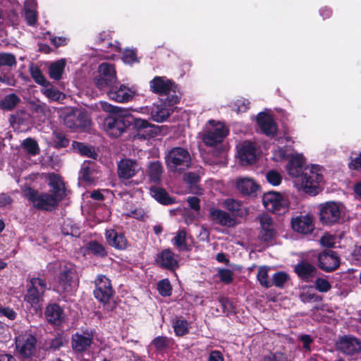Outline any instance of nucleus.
I'll return each instance as SVG.
<instances>
[{
	"label": "nucleus",
	"instance_id": "nucleus-46",
	"mask_svg": "<svg viewBox=\"0 0 361 361\" xmlns=\"http://www.w3.org/2000/svg\"><path fill=\"white\" fill-rule=\"evenodd\" d=\"M290 279L289 275L285 271H277L274 274L271 279V286H274L279 288H283L285 283Z\"/></svg>",
	"mask_w": 361,
	"mask_h": 361
},
{
	"label": "nucleus",
	"instance_id": "nucleus-51",
	"mask_svg": "<svg viewBox=\"0 0 361 361\" xmlns=\"http://www.w3.org/2000/svg\"><path fill=\"white\" fill-rule=\"evenodd\" d=\"M259 361H289L286 354L280 352H270L268 355H263Z\"/></svg>",
	"mask_w": 361,
	"mask_h": 361
},
{
	"label": "nucleus",
	"instance_id": "nucleus-64",
	"mask_svg": "<svg viewBox=\"0 0 361 361\" xmlns=\"http://www.w3.org/2000/svg\"><path fill=\"white\" fill-rule=\"evenodd\" d=\"M207 361H224V356L219 350H212Z\"/></svg>",
	"mask_w": 361,
	"mask_h": 361
},
{
	"label": "nucleus",
	"instance_id": "nucleus-18",
	"mask_svg": "<svg viewBox=\"0 0 361 361\" xmlns=\"http://www.w3.org/2000/svg\"><path fill=\"white\" fill-rule=\"evenodd\" d=\"M290 224L295 232L302 235L311 234L315 228L313 217L310 214L293 217Z\"/></svg>",
	"mask_w": 361,
	"mask_h": 361
},
{
	"label": "nucleus",
	"instance_id": "nucleus-43",
	"mask_svg": "<svg viewBox=\"0 0 361 361\" xmlns=\"http://www.w3.org/2000/svg\"><path fill=\"white\" fill-rule=\"evenodd\" d=\"M29 71L31 77L37 84L41 86L47 85V84H49V81L46 80L42 71L38 66L32 64L29 67Z\"/></svg>",
	"mask_w": 361,
	"mask_h": 361
},
{
	"label": "nucleus",
	"instance_id": "nucleus-12",
	"mask_svg": "<svg viewBox=\"0 0 361 361\" xmlns=\"http://www.w3.org/2000/svg\"><path fill=\"white\" fill-rule=\"evenodd\" d=\"M319 221L324 226H331L341 220V204L336 202H326L319 205Z\"/></svg>",
	"mask_w": 361,
	"mask_h": 361
},
{
	"label": "nucleus",
	"instance_id": "nucleus-4",
	"mask_svg": "<svg viewBox=\"0 0 361 361\" xmlns=\"http://www.w3.org/2000/svg\"><path fill=\"white\" fill-rule=\"evenodd\" d=\"M47 289V283L44 279L40 277L30 279L24 300L29 304L34 314L42 312L43 298Z\"/></svg>",
	"mask_w": 361,
	"mask_h": 361
},
{
	"label": "nucleus",
	"instance_id": "nucleus-44",
	"mask_svg": "<svg viewBox=\"0 0 361 361\" xmlns=\"http://www.w3.org/2000/svg\"><path fill=\"white\" fill-rule=\"evenodd\" d=\"M170 344V338L163 336L155 337L151 342V345H153L155 350L158 352H161L168 349Z\"/></svg>",
	"mask_w": 361,
	"mask_h": 361
},
{
	"label": "nucleus",
	"instance_id": "nucleus-50",
	"mask_svg": "<svg viewBox=\"0 0 361 361\" xmlns=\"http://www.w3.org/2000/svg\"><path fill=\"white\" fill-rule=\"evenodd\" d=\"M157 290L162 297H169L172 294V286L168 279H164L157 283Z\"/></svg>",
	"mask_w": 361,
	"mask_h": 361
},
{
	"label": "nucleus",
	"instance_id": "nucleus-1",
	"mask_svg": "<svg viewBox=\"0 0 361 361\" xmlns=\"http://www.w3.org/2000/svg\"><path fill=\"white\" fill-rule=\"evenodd\" d=\"M286 169L292 177H301V185L305 193L314 196L321 190L322 174L319 173L314 166L305 167V160L302 156H292L288 161Z\"/></svg>",
	"mask_w": 361,
	"mask_h": 361
},
{
	"label": "nucleus",
	"instance_id": "nucleus-49",
	"mask_svg": "<svg viewBox=\"0 0 361 361\" xmlns=\"http://www.w3.org/2000/svg\"><path fill=\"white\" fill-rule=\"evenodd\" d=\"M54 147L56 149L65 148L69 145V140L62 132L54 131Z\"/></svg>",
	"mask_w": 361,
	"mask_h": 361
},
{
	"label": "nucleus",
	"instance_id": "nucleus-3",
	"mask_svg": "<svg viewBox=\"0 0 361 361\" xmlns=\"http://www.w3.org/2000/svg\"><path fill=\"white\" fill-rule=\"evenodd\" d=\"M150 90L159 96H166L165 104L169 106H173L179 103L180 97L178 93V85L171 79L165 76H155L149 82Z\"/></svg>",
	"mask_w": 361,
	"mask_h": 361
},
{
	"label": "nucleus",
	"instance_id": "nucleus-28",
	"mask_svg": "<svg viewBox=\"0 0 361 361\" xmlns=\"http://www.w3.org/2000/svg\"><path fill=\"white\" fill-rule=\"evenodd\" d=\"M240 161L246 164H252L257 161V148L250 141H245L238 151Z\"/></svg>",
	"mask_w": 361,
	"mask_h": 361
},
{
	"label": "nucleus",
	"instance_id": "nucleus-53",
	"mask_svg": "<svg viewBox=\"0 0 361 361\" xmlns=\"http://www.w3.org/2000/svg\"><path fill=\"white\" fill-rule=\"evenodd\" d=\"M122 61L125 63L130 65L139 61L136 51L133 49L124 50L122 56Z\"/></svg>",
	"mask_w": 361,
	"mask_h": 361
},
{
	"label": "nucleus",
	"instance_id": "nucleus-9",
	"mask_svg": "<svg viewBox=\"0 0 361 361\" xmlns=\"http://www.w3.org/2000/svg\"><path fill=\"white\" fill-rule=\"evenodd\" d=\"M165 159L167 167L171 171H185L191 166L190 153L180 147L172 148Z\"/></svg>",
	"mask_w": 361,
	"mask_h": 361
},
{
	"label": "nucleus",
	"instance_id": "nucleus-21",
	"mask_svg": "<svg viewBox=\"0 0 361 361\" xmlns=\"http://www.w3.org/2000/svg\"><path fill=\"white\" fill-rule=\"evenodd\" d=\"M106 94L110 99L120 103L129 102L134 95L133 92L129 87L118 82L111 87Z\"/></svg>",
	"mask_w": 361,
	"mask_h": 361
},
{
	"label": "nucleus",
	"instance_id": "nucleus-5",
	"mask_svg": "<svg viewBox=\"0 0 361 361\" xmlns=\"http://www.w3.org/2000/svg\"><path fill=\"white\" fill-rule=\"evenodd\" d=\"M23 196L32 204L35 209L39 211L53 212L59 203L53 195L44 192H39L30 186L23 190Z\"/></svg>",
	"mask_w": 361,
	"mask_h": 361
},
{
	"label": "nucleus",
	"instance_id": "nucleus-19",
	"mask_svg": "<svg viewBox=\"0 0 361 361\" xmlns=\"http://www.w3.org/2000/svg\"><path fill=\"white\" fill-rule=\"evenodd\" d=\"M44 317L48 324L61 326L65 321L64 310L56 302H49L44 310Z\"/></svg>",
	"mask_w": 361,
	"mask_h": 361
},
{
	"label": "nucleus",
	"instance_id": "nucleus-35",
	"mask_svg": "<svg viewBox=\"0 0 361 361\" xmlns=\"http://www.w3.org/2000/svg\"><path fill=\"white\" fill-rule=\"evenodd\" d=\"M66 66L64 59L58 60L52 63L49 68V77L56 80H59L63 75Z\"/></svg>",
	"mask_w": 361,
	"mask_h": 361
},
{
	"label": "nucleus",
	"instance_id": "nucleus-11",
	"mask_svg": "<svg viewBox=\"0 0 361 361\" xmlns=\"http://www.w3.org/2000/svg\"><path fill=\"white\" fill-rule=\"evenodd\" d=\"M209 123L212 126L205 130L202 139L205 145L213 147L223 142L228 135L229 130L223 123H215L214 120H210Z\"/></svg>",
	"mask_w": 361,
	"mask_h": 361
},
{
	"label": "nucleus",
	"instance_id": "nucleus-24",
	"mask_svg": "<svg viewBox=\"0 0 361 361\" xmlns=\"http://www.w3.org/2000/svg\"><path fill=\"white\" fill-rule=\"evenodd\" d=\"M129 118H131L130 123V128L137 132V135L145 139L147 137L152 136V128L153 125L149 123L147 120L135 118L130 114H129Z\"/></svg>",
	"mask_w": 361,
	"mask_h": 361
},
{
	"label": "nucleus",
	"instance_id": "nucleus-26",
	"mask_svg": "<svg viewBox=\"0 0 361 361\" xmlns=\"http://www.w3.org/2000/svg\"><path fill=\"white\" fill-rule=\"evenodd\" d=\"M294 271L305 282H310L317 274V268L312 264L301 261L294 267Z\"/></svg>",
	"mask_w": 361,
	"mask_h": 361
},
{
	"label": "nucleus",
	"instance_id": "nucleus-60",
	"mask_svg": "<svg viewBox=\"0 0 361 361\" xmlns=\"http://www.w3.org/2000/svg\"><path fill=\"white\" fill-rule=\"evenodd\" d=\"M25 19L29 25H35L37 20V13L31 9L25 11Z\"/></svg>",
	"mask_w": 361,
	"mask_h": 361
},
{
	"label": "nucleus",
	"instance_id": "nucleus-47",
	"mask_svg": "<svg viewBox=\"0 0 361 361\" xmlns=\"http://www.w3.org/2000/svg\"><path fill=\"white\" fill-rule=\"evenodd\" d=\"M269 268L266 266H262L259 268L257 279L259 284L266 288L271 287V282L269 280L268 275Z\"/></svg>",
	"mask_w": 361,
	"mask_h": 361
},
{
	"label": "nucleus",
	"instance_id": "nucleus-8",
	"mask_svg": "<svg viewBox=\"0 0 361 361\" xmlns=\"http://www.w3.org/2000/svg\"><path fill=\"white\" fill-rule=\"evenodd\" d=\"M99 75L94 78V85L101 91H107L118 83L115 66L109 63H102L98 67Z\"/></svg>",
	"mask_w": 361,
	"mask_h": 361
},
{
	"label": "nucleus",
	"instance_id": "nucleus-29",
	"mask_svg": "<svg viewBox=\"0 0 361 361\" xmlns=\"http://www.w3.org/2000/svg\"><path fill=\"white\" fill-rule=\"evenodd\" d=\"M172 107L165 104L164 100H161L159 104H154L150 109L152 119L157 123H162L166 121L173 111Z\"/></svg>",
	"mask_w": 361,
	"mask_h": 361
},
{
	"label": "nucleus",
	"instance_id": "nucleus-54",
	"mask_svg": "<svg viewBox=\"0 0 361 361\" xmlns=\"http://www.w3.org/2000/svg\"><path fill=\"white\" fill-rule=\"evenodd\" d=\"M16 65V56L11 53L0 52V66H13Z\"/></svg>",
	"mask_w": 361,
	"mask_h": 361
},
{
	"label": "nucleus",
	"instance_id": "nucleus-14",
	"mask_svg": "<svg viewBox=\"0 0 361 361\" xmlns=\"http://www.w3.org/2000/svg\"><path fill=\"white\" fill-rule=\"evenodd\" d=\"M95 331L85 329L82 333L76 332L71 336V347L77 353H82L87 350L93 343Z\"/></svg>",
	"mask_w": 361,
	"mask_h": 361
},
{
	"label": "nucleus",
	"instance_id": "nucleus-31",
	"mask_svg": "<svg viewBox=\"0 0 361 361\" xmlns=\"http://www.w3.org/2000/svg\"><path fill=\"white\" fill-rule=\"evenodd\" d=\"M150 194L159 203L163 205H171L176 203L175 198L171 197L167 191L162 188L151 187Z\"/></svg>",
	"mask_w": 361,
	"mask_h": 361
},
{
	"label": "nucleus",
	"instance_id": "nucleus-17",
	"mask_svg": "<svg viewBox=\"0 0 361 361\" xmlns=\"http://www.w3.org/2000/svg\"><path fill=\"white\" fill-rule=\"evenodd\" d=\"M258 220L260 224L259 240L267 243H271L276 234L272 218L267 214H264L260 215Z\"/></svg>",
	"mask_w": 361,
	"mask_h": 361
},
{
	"label": "nucleus",
	"instance_id": "nucleus-61",
	"mask_svg": "<svg viewBox=\"0 0 361 361\" xmlns=\"http://www.w3.org/2000/svg\"><path fill=\"white\" fill-rule=\"evenodd\" d=\"M187 202L189 207L195 212H200V200L195 196H190L187 198Z\"/></svg>",
	"mask_w": 361,
	"mask_h": 361
},
{
	"label": "nucleus",
	"instance_id": "nucleus-37",
	"mask_svg": "<svg viewBox=\"0 0 361 361\" xmlns=\"http://www.w3.org/2000/svg\"><path fill=\"white\" fill-rule=\"evenodd\" d=\"M20 102V97L15 93L6 95L0 101V109L4 111L13 110Z\"/></svg>",
	"mask_w": 361,
	"mask_h": 361
},
{
	"label": "nucleus",
	"instance_id": "nucleus-6",
	"mask_svg": "<svg viewBox=\"0 0 361 361\" xmlns=\"http://www.w3.org/2000/svg\"><path fill=\"white\" fill-rule=\"evenodd\" d=\"M75 270L71 264L60 267L54 277L52 290L61 295L73 290Z\"/></svg>",
	"mask_w": 361,
	"mask_h": 361
},
{
	"label": "nucleus",
	"instance_id": "nucleus-23",
	"mask_svg": "<svg viewBox=\"0 0 361 361\" xmlns=\"http://www.w3.org/2000/svg\"><path fill=\"white\" fill-rule=\"evenodd\" d=\"M155 262L160 267L169 271H175L179 267L178 261L170 249L163 250L157 254Z\"/></svg>",
	"mask_w": 361,
	"mask_h": 361
},
{
	"label": "nucleus",
	"instance_id": "nucleus-62",
	"mask_svg": "<svg viewBox=\"0 0 361 361\" xmlns=\"http://www.w3.org/2000/svg\"><path fill=\"white\" fill-rule=\"evenodd\" d=\"M274 156L276 161H282L288 157L286 147H279L274 152Z\"/></svg>",
	"mask_w": 361,
	"mask_h": 361
},
{
	"label": "nucleus",
	"instance_id": "nucleus-32",
	"mask_svg": "<svg viewBox=\"0 0 361 361\" xmlns=\"http://www.w3.org/2000/svg\"><path fill=\"white\" fill-rule=\"evenodd\" d=\"M92 122L85 111L78 110L77 129L75 132H89L91 129Z\"/></svg>",
	"mask_w": 361,
	"mask_h": 361
},
{
	"label": "nucleus",
	"instance_id": "nucleus-63",
	"mask_svg": "<svg viewBox=\"0 0 361 361\" xmlns=\"http://www.w3.org/2000/svg\"><path fill=\"white\" fill-rule=\"evenodd\" d=\"M350 255L354 261L361 263V243L355 245Z\"/></svg>",
	"mask_w": 361,
	"mask_h": 361
},
{
	"label": "nucleus",
	"instance_id": "nucleus-7",
	"mask_svg": "<svg viewBox=\"0 0 361 361\" xmlns=\"http://www.w3.org/2000/svg\"><path fill=\"white\" fill-rule=\"evenodd\" d=\"M95 288L93 291L94 298L103 303L107 311H113L116 308V304L109 303V300L114 296L115 292L113 289L111 280L106 276L100 274L95 279Z\"/></svg>",
	"mask_w": 361,
	"mask_h": 361
},
{
	"label": "nucleus",
	"instance_id": "nucleus-58",
	"mask_svg": "<svg viewBox=\"0 0 361 361\" xmlns=\"http://www.w3.org/2000/svg\"><path fill=\"white\" fill-rule=\"evenodd\" d=\"M0 317H6L10 320H14L17 317V313L10 307H4L0 303Z\"/></svg>",
	"mask_w": 361,
	"mask_h": 361
},
{
	"label": "nucleus",
	"instance_id": "nucleus-59",
	"mask_svg": "<svg viewBox=\"0 0 361 361\" xmlns=\"http://www.w3.org/2000/svg\"><path fill=\"white\" fill-rule=\"evenodd\" d=\"M352 154L356 155L355 157L352 156L350 157V161L348 164V167L351 170H359L361 169V153L352 152Z\"/></svg>",
	"mask_w": 361,
	"mask_h": 361
},
{
	"label": "nucleus",
	"instance_id": "nucleus-52",
	"mask_svg": "<svg viewBox=\"0 0 361 361\" xmlns=\"http://www.w3.org/2000/svg\"><path fill=\"white\" fill-rule=\"evenodd\" d=\"M266 179L269 183L274 186H277L282 181L281 175L275 170H270L266 174Z\"/></svg>",
	"mask_w": 361,
	"mask_h": 361
},
{
	"label": "nucleus",
	"instance_id": "nucleus-33",
	"mask_svg": "<svg viewBox=\"0 0 361 361\" xmlns=\"http://www.w3.org/2000/svg\"><path fill=\"white\" fill-rule=\"evenodd\" d=\"M236 186L238 190L244 195H252L255 193L258 188V185L253 180L247 178L238 180Z\"/></svg>",
	"mask_w": 361,
	"mask_h": 361
},
{
	"label": "nucleus",
	"instance_id": "nucleus-22",
	"mask_svg": "<svg viewBox=\"0 0 361 361\" xmlns=\"http://www.w3.org/2000/svg\"><path fill=\"white\" fill-rule=\"evenodd\" d=\"M209 217L214 224L224 227L231 228L236 225L235 219L232 217L228 212L220 209L211 207L209 209Z\"/></svg>",
	"mask_w": 361,
	"mask_h": 361
},
{
	"label": "nucleus",
	"instance_id": "nucleus-45",
	"mask_svg": "<svg viewBox=\"0 0 361 361\" xmlns=\"http://www.w3.org/2000/svg\"><path fill=\"white\" fill-rule=\"evenodd\" d=\"M22 147L29 154L35 156L39 153V147L37 142L31 137H27L23 140Z\"/></svg>",
	"mask_w": 361,
	"mask_h": 361
},
{
	"label": "nucleus",
	"instance_id": "nucleus-30",
	"mask_svg": "<svg viewBox=\"0 0 361 361\" xmlns=\"http://www.w3.org/2000/svg\"><path fill=\"white\" fill-rule=\"evenodd\" d=\"M105 238L108 244L116 250H125L128 246V241L123 233H118L114 229L107 230Z\"/></svg>",
	"mask_w": 361,
	"mask_h": 361
},
{
	"label": "nucleus",
	"instance_id": "nucleus-2",
	"mask_svg": "<svg viewBox=\"0 0 361 361\" xmlns=\"http://www.w3.org/2000/svg\"><path fill=\"white\" fill-rule=\"evenodd\" d=\"M97 109H102L111 114L104 120L103 125L107 133L113 137H118L128 128H130V123L132 121L129 118V114H119V108L111 105L107 102L100 101L95 104Z\"/></svg>",
	"mask_w": 361,
	"mask_h": 361
},
{
	"label": "nucleus",
	"instance_id": "nucleus-13",
	"mask_svg": "<svg viewBox=\"0 0 361 361\" xmlns=\"http://www.w3.org/2000/svg\"><path fill=\"white\" fill-rule=\"evenodd\" d=\"M37 340L31 333H21L15 338L16 350L23 358H32L37 352Z\"/></svg>",
	"mask_w": 361,
	"mask_h": 361
},
{
	"label": "nucleus",
	"instance_id": "nucleus-36",
	"mask_svg": "<svg viewBox=\"0 0 361 361\" xmlns=\"http://www.w3.org/2000/svg\"><path fill=\"white\" fill-rule=\"evenodd\" d=\"M72 146L80 154L92 159H96L97 154L96 153L94 148L92 146H89L83 142L73 141Z\"/></svg>",
	"mask_w": 361,
	"mask_h": 361
},
{
	"label": "nucleus",
	"instance_id": "nucleus-10",
	"mask_svg": "<svg viewBox=\"0 0 361 361\" xmlns=\"http://www.w3.org/2000/svg\"><path fill=\"white\" fill-rule=\"evenodd\" d=\"M262 202L268 211L277 215L286 213L290 207L289 200L281 193L275 191H269L264 193Z\"/></svg>",
	"mask_w": 361,
	"mask_h": 361
},
{
	"label": "nucleus",
	"instance_id": "nucleus-55",
	"mask_svg": "<svg viewBox=\"0 0 361 361\" xmlns=\"http://www.w3.org/2000/svg\"><path fill=\"white\" fill-rule=\"evenodd\" d=\"M315 288L320 293H326L331 289L330 282L324 278H317L314 282Z\"/></svg>",
	"mask_w": 361,
	"mask_h": 361
},
{
	"label": "nucleus",
	"instance_id": "nucleus-25",
	"mask_svg": "<svg viewBox=\"0 0 361 361\" xmlns=\"http://www.w3.org/2000/svg\"><path fill=\"white\" fill-rule=\"evenodd\" d=\"M257 123L262 132L267 136H274L277 131V126L273 118L268 114L260 112L257 116Z\"/></svg>",
	"mask_w": 361,
	"mask_h": 361
},
{
	"label": "nucleus",
	"instance_id": "nucleus-38",
	"mask_svg": "<svg viewBox=\"0 0 361 361\" xmlns=\"http://www.w3.org/2000/svg\"><path fill=\"white\" fill-rule=\"evenodd\" d=\"M66 342V339L63 332H58L54 338H50L46 342V350H57L63 347Z\"/></svg>",
	"mask_w": 361,
	"mask_h": 361
},
{
	"label": "nucleus",
	"instance_id": "nucleus-56",
	"mask_svg": "<svg viewBox=\"0 0 361 361\" xmlns=\"http://www.w3.org/2000/svg\"><path fill=\"white\" fill-rule=\"evenodd\" d=\"M220 281L225 284H230L233 281V273L228 269H220L218 271Z\"/></svg>",
	"mask_w": 361,
	"mask_h": 361
},
{
	"label": "nucleus",
	"instance_id": "nucleus-41",
	"mask_svg": "<svg viewBox=\"0 0 361 361\" xmlns=\"http://www.w3.org/2000/svg\"><path fill=\"white\" fill-rule=\"evenodd\" d=\"M173 245L180 250L188 252L190 250V246L186 242V231L180 230L176 233V236L172 240Z\"/></svg>",
	"mask_w": 361,
	"mask_h": 361
},
{
	"label": "nucleus",
	"instance_id": "nucleus-40",
	"mask_svg": "<svg viewBox=\"0 0 361 361\" xmlns=\"http://www.w3.org/2000/svg\"><path fill=\"white\" fill-rule=\"evenodd\" d=\"M44 89L42 90V92L51 101H59L64 97V95L56 87L51 85L49 82L47 85L43 86Z\"/></svg>",
	"mask_w": 361,
	"mask_h": 361
},
{
	"label": "nucleus",
	"instance_id": "nucleus-57",
	"mask_svg": "<svg viewBox=\"0 0 361 361\" xmlns=\"http://www.w3.org/2000/svg\"><path fill=\"white\" fill-rule=\"evenodd\" d=\"M299 297L303 303L310 302H320L322 300V297L321 295L310 292L300 293Z\"/></svg>",
	"mask_w": 361,
	"mask_h": 361
},
{
	"label": "nucleus",
	"instance_id": "nucleus-20",
	"mask_svg": "<svg viewBox=\"0 0 361 361\" xmlns=\"http://www.w3.org/2000/svg\"><path fill=\"white\" fill-rule=\"evenodd\" d=\"M118 177L128 180L135 176L140 170V166L136 160L132 159H123L117 166Z\"/></svg>",
	"mask_w": 361,
	"mask_h": 361
},
{
	"label": "nucleus",
	"instance_id": "nucleus-27",
	"mask_svg": "<svg viewBox=\"0 0 361 361\" xmlns=\"http://www.w3.org/2000/svg\"><path fill=\"white\" fill-rule=\"evenodd\" d=\"M49 185L51 188L49 194L53 195L59 204L66 195L65 185L61 177L55 173L50 174Z\"/></svg>",
	"mask_w": 361,
	"mask_h": 361
},
{
	"label": "nucleus",
	"instance_id": "nucleus-15",
	"mask_svg": "<svg viewBox=\"0 0 361 361\" xmlns=\"http://www.w3.org/2000/svg\"><path fill=\"white\" fill-rule=\"evenodd\" d=\"M336 345L337 350L345 355L353 356L361 353V341L353 336L339 337Z\"/></svg>",
	"mask_w": 361,
	"mask_h": 361
},
{
	"label": "nucleus",
	"instance_id": "nucleus-39",
	"mask_svg": "<svg viewBox=\"0 0 361 361\" xmlns=\"http://www.w3.org/2000/svg\"><path fill=\"white\" fill-rule=\"evenodd\" d=\"M87 249L93 255L105 258L108 255L106 247L97 240H90L87 245Z\"/></svg>",
	"mask_w": 361,
	"mask_h": 361
},
{
	"label": "nucleus",
	"instance_id": "nucleus-42",
	"mask_svg": "<svg viewBox=\"0 0 361 361\" xmlns=\"http://www.w3.org/2000/svg\"><path fill=\"white\" fill-rule=\"evenodd\" d=\"M78 110H68L63 116V125L73 131L77 129Z\"/></svg>",
	"mask_w": 361,
	"mask_h": 361
},
{
	"label": "nucleus",
	"instance_id": "nucleus-34",
	"mask_svg": "<svg viewBox=\"0 0 361 361\" xmlns=\"http://www.w3.org/2000/svg\"><path fill=\"white\" fill-rule=\"evenodd\" d=\"M163 167L161 163L159 161H152L148 167V175L151 182L158 184L161 180Z\"/></svg>",
	"mask_w": 361,
	"mask_h": 361
},
{
	"label": "nucleus",
	"instance_id": "nucleus-48",
	"mask_svg": "<svg viewBox=\"0 0 361 361\" xmlns=\"http://www.w3.org/2000/svg\"><path fill=\"white\" fill-rule=\"evenodd\" d=\"M174 332L178 336H183L188 334V323L185 319H176L173 324Z\"/></svg>",
	"mask_w": 361,
	"mask_h": 361
},
{
	"label": "nucleus",
	"instance_id": "nucleus-16",
	"mask_svg": "<svg viewBox=\"0 0 361 361\" xmlns=\"http://www.w3.org/2000/svg\"><path fill=\"white\" fill-rule=\"evenodd\" d=\"M318 267L326 272H331L340 266V258L337 252L325 250L318 255Z\"/></svg>",
	"mask_w": 361,
	"mask_h": 361
}]
</instances>
